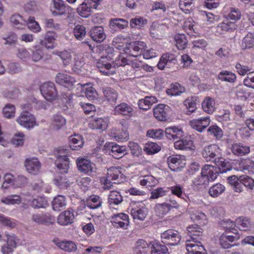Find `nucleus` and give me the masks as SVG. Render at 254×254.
<instances>
[{"instance_id": "36", "label": "nucleus", "mask_w": 254, "mask_h": 254, "mask_svg": "<svg viewBox=\"0 0 254 254\" xmlns=\"http://www.w3.org/2000/svg\"><path fill=\"white\" fill-rule=\"evenodd\" d=\"M236 78L237 76L234 73L227 70L221 71L218 75V78L219 80L229 83H234L236 81Z\"/></svg>"}, {"instance_id": "63", "label": "nucleus", "mask_w": 254, "mask_h": 254, "mask_svg": "<svg viewBox=\"0 0 254 254\" xmlns=\"http://www.w3.org/2000/svg\"><path fill=\"white\" fill-rule=\"evenodd\" d=\"M1 201L7 204H20L21 202L20 197L17 195H12L2 199Z\"/></svg>"}, {"instance_id": "56", "label": "nucleus", "mask_w": 254, "mask_h": 254, "mask_svg": "<svg viewBox=\"0 0 254 254\" xmlns=\"http://www.w3.org/2000/svg\"><path fill=\"white\" fill-rule=\"evenodd\" d=\"M59 246L62 250L68 252H73L76 250L75 244L71 241L62 242L59 243Z\"/></svg>"}, {"instance_id": "33", "label": "nucleus", "mask_w": 254, "mask_h": 254, "mask_svg": "<svg viewBox=\"0 0 254 254\" xmlns=\"http://www.w3.org/2000/svg\"><path fill=\"white\" fill-rule=\"evenodd\" d=\"M65 124V120L61 115H55L53 116L50 128L57 130Z\"/></svg>"}, {"instance_id": "18", "label": "nucleus", "mask_w": 254, "mask_h": 254, "mask_svg": "<svg viewBox=\"0 0 254 254\" xmlns=\"http://www.w3.org/2000/svg\"><path fill=\"white\" fill-rule=\"evenodd\" d=\"M32 221L37 224L41 225H50L52 224V217L48 213L41 214L35 213L32 215Z\"/></svg>"}, {"instance_id": "31", "label": "nucleus", "mask_w": 254, "mask_h": 254, "mask_svg": "<svg viewBox=\"0 0 254 254\" xmlns=\"http://www.w3.org/2000/svg\"><path fill=\"white\" fill-rule=\"evenodd\" d=\"M209 179L204 175H200L195 177L192 181L193 186L197 190L205 188L209 184Z\"/></svg>"}, {"instance_id": "24", "label": "nucleus", "mask_w": 254, "mask_h": 254, "mask_svg": "<svg viewBox=\"0 0 254 254\" xmlns=\"http://www.w3.org/2000/svg\"><path fill=\"white\" fill-rule=\"evenodd\" d=\"M165 31L164 26L156 22L152 23L150 28V35L153 38H160Z\"/></svg>"}, {"instance_id": "38", "label": "nucleus", "mask_w": 254, "mask_h": 254, "mask_svg": "<svg viewBox=\"0 0 254 254\" xmlns=\"http://www.w3.org/2000/svg\"><path fill=\"white\" fill-rule=\"evenodd\" d=\"M121 168L116 167H110L108 169L107 176L109 179L112 180H121L124 178V175L122 174Z\"/></svg>"}, {"instance_id": "14", "label": "nucleus", "mask_w": 254, "mask_h": 254, "mask_svg": "<svg viewBox=\"0 0 254 254\" xmlns=\"http://www.w3.org/2000/svg\"><path fill=\"white\" fill-rule=\"evenodd\" d=\"M112 223L117 228L127 229L129 225L128 216L125 213H119L112 217Z\"/></svg>"}, {"instance_id": "7", "label": "nucleus", "mask_w": 254, "mask_h": 254, "mask_svg": "<svg viewBox=\"0 0 254 254\" xmlns=\"http://www.w3.org/2000/svg\"><path fill=\"white\" fill-rule=\"evenodd\" d=\"M104 147L110 151L109 154L116 159L121 158L127 153L126 146H120L113 142L108 144L106 143Z\"/></svg>"}, {"instance_id": "17", "label": "nucleus", "mask_w": 254, "mask_h": 254, "mask_svg": "<svg viewBox=\"0 0 254 254\" xmlns=\"http://www.w3.org/2000/svg\"><path fill=\"white\" fill-rule=\"evenodd\" d=\"M134 110L132 107L126 103H122L116 106L114 108L115 115H122L130 117L133 116Z\"/></svg>"}, {"instance_id": "40", "label": "nucleus", "mask_w": 254, "mask_h": 254, "mask_svg": "<svg viewBox=\"0 0 254 254\" xmlns=\"http://www.w3.org/2000/svg\"><path fill=\"white\" fill-rule=\"evenodd\" d=\"M123 197L120 192L111 191L109 195L108 203L110 205H118L123 201Z\"/></svg>"}, {"instance_id": "11", "label": "nucleus", "mask_w": 254, "mask_h": 254, "mask_svg": "<svg viewBox=\"0 0 254 254\" xmlns=\"http://www.w3.org/2000/svg\"><path fill=\"white\" fill-rule=\"evenodd\" d=\"M186 241V247L189 254H207L206 251L198 240Z\"/></svg>"}, {"instance_id": "46", "label": "nucleus", "mask_w": 254, "mask_h": 254, "mask_svg": "<svg viewBox=\"0 0 254 254\" xmlns=\"http://www.w3.org/2000/svg\"><path fill=\"white\" fill-rule=\"evenodd\" d=\"M167 162L171 170L176 171L180 169L181 160L179 156H170L168 158Z\"/></svg>"}, {"instance_id": "26", "label": "nucleus", "mask_w": 254, "mask_h": 254, "mask_svg": "<svg viewBox=\"0 0 254 254\" xmlns=\"http://www.w3.org/2000/svg\"><path fill=\"white\" fill-rule=\"evenodd\" d=\"M157 102L156 97L153 96H146L143 99H141L138 101V105L140 109L147 110L151 106Z\"/></svg>"}, {"instance_id": "48", "label": "nucleus", "mask_w": 254, "mask_h": 254, "mask_svg": "<svg viewBox=\"0 0 254 254\" xmlns=\"http://www.w3.org/2000/svg\"><path fill=\"white\" fill-rule=\"evenodd\" d=\"M102 204V200L98 195L91 196L87 202V206L91 209H96L99 207Z\"/></svg>"}, {"instance_id": "37", "label": "nucleus", "mask_w": 254, "mask_h": 254, "mask_svg": "<svg viewBox=\"0 0 254 254\" xmlns=\"http://www.w3.org/2000/svg\"><path fill=\"white\" fill-rule=\"evenodd\" d=\"M190 213V218L193 221L198 222L203 225L207 224V217L204 213L195 210L192 211Z\"/></svg>"}, {"instance_id": "44", "label": "nucleus", "mask_w": 254, "mask_h": 254, "mask_svg": "<svg viewBox=\"0 0 254 254\" xmlns=\"http://www.w3.org/2000/svg\"><path fill=\"white\" fill-rule=\"evenodd\" d=\"M225 187L220 184L217 183L212 186L209 190V194L213 197H216L222 194L225 190Z\"/></svg>"}, {"instance_id": "25", "label": "nucleus", "mask_w": 254, "mask_h": 254, "mask_svg": "<svg viewBox=\"0 0 254 254\" xmlns=\"http://www.w3.org/2000/svg\"><path fill=\"white\" fill-rule=\"evenodd\" d=\"M105 99L111 104H115L118 97L117 92L110 87L103 88Z\"/></svg>"}, {"instance_id": "35", "label": "nucleus", "mask_w": 254, "mask_h": 254, "mask_svg": "<svg viewBox=\"0 0 254 254\" xmlns=\"http://www.w3.org/2000/svg\"><path fill=\"white\" fill-rule=\"evenodd\" d=\"M97 67L101 72L105 75H112L116 72L115 67L113 64L106 65L103 64V62H97Z\"/></svg>"}, {"instance_id": "21", "label": "nucleus", "mask_w": 254, "mask_h": 254, "mask_svg": "<svg viewBox=\"0 0 254 254\" xmlns=\"http://www.w3.org/2000/svg\"><path fill=\"white\" fill-rule=\"evenodd\" d=\"M130 214L133 219L143 221L147 216V210L144 204H139V206H136V207L131 209Z\"/></svg>"}, {"instance_id": "50", "label": "nucleus", "mask_w": 254, "mask_h": 254, "mask_svg": "<svg viewBox=\"0 0 254 254\" xmlns=\"http://www.w3.org/2000/svg\"><path fill=\"white\" fill-rule=\"evenodd\" d=\"M196 97H192L188 98L184 101V105L189 110L187 114L190 115L195 111L196 109Z\"/></svg>"}, {"instance_id": "22", "label": "nucleus", "mask_w": 254, "mask_h": 254, "mask_svg": "<svg viewBox=\"0 0 254 254\" xmlns=\"http://www.w3.org/2000/svg\"><path fill=\"white\" fill-rule=\"evenodd\" d=\"M201 173V175L208 178L210 182L213 181L215 180L218 175V171L217 167L210 165H205L202 168Z\"/></svg>"}, {"instance_id": "34", "label": "nucleus", "mask_w": 254, "mask_h": 254, "mask_svg": "<svg viewBox=\"0 0 254 254\" xmlns=\"http://www.w3.org/2000/svg\"><path fill=\"white\" fill-rule=\"evenodd\" d=\"M108 124L102 118L92 120L89 123V127L92 129L105 130L106 129Z\"/></svg>"}, {"instance_id": "10", "label": "nucleus", "mask_w": 254, "mask_h": 254, "mask_svg": "<svg viewBox=\"0 0 254 254\" xmlns=\"http://www.w3.org/2000/svg\"><path fill=\"white\" fill-rule=\"evenodd\" d=\"M144 46V43L140 41L131 43L126 48L125 52L130 57H137L142 54Z\"/></svg>"}, {"instance_id": "58", "label": "nucleus", "mask_w": 254, "mask_h": 254, "mask_svg": "<svg viewBox=\"0 0 254 254\" xmlns=\"http://www.w3.org/2000/svg\"><path fill=\"white\" fill-rule=\"evenodd\" d=\"M47 200L42 197H38L33 199L31 202V206L34 208L46 207L47 205Z\"/></svg>"}, {"instance_id": "15", "label": "nucleus", "mask_w": 254, "mask_h": 254, "mask_svg": "<svg viewBox=\"0 0 254 254\" xmlns=\"http://www.w3.org/2000/svg\"><path fill=\"white\" fill-rule=\"evenodd\" d=\"M55 81L58 84L68 88L71 87L75 82L73 77L64 72L58 73L55 77Z\"/></svg>"}, {"instance_id": "47", "label": "nucleus", "mask_w": 254, "mask_h": 254, "mask_svg": "<svg viewBox=\"0 0 254 254\" xmlns=\"http://www.w3.org/2000/svg\"><path fill=\"white\" fill-rule=\"evenodd\" d=\"M238 227L242 231H246L251 228L252 224L248 218L239 217L236 220Z\"/></svg>"}, {"instance_id": "57", "label": "nucleus", "mask_w": 254, "mask_h": 254, "mask_svg": "<svg viewBox=\"0 0 254 254\" xmlns=\"http://www.w3.org/2000/svg\"><path fill=\"white\" fill-rule=\"evenodd\" d=\"M73 33L75 37L77 40H82L86 35L85 28L83 25H77L73 29Z\"/></svg>"}, {"instance_id": "62", "label": "nucleus", "mask_w": 254, "mask_h": 254, "mask_svg": "<svg viewBox=\"0 0 254 254\" xmlns=\"http://www.w3.org/2000/svg\"><path fill=\"white\" fill-rule=\"evenodd\" d=\"M147 20L141 17H135L130 20L131 28H140L146 23Z\"/></svg>"}, {"instance_id": "64", "label": "nucleus", "mask_w": 254, "mask_h": 254, "mask_svg": "<svg viewBox=\"0 0 254 254\" xmlns=\"http://www.w3.org/2000/svg\"><path fill=\"white\" fill-rule=\"evenodd\" d=\"M239 182L245 187L253 189L254 186V180L251 177L246 176H241L239 177Z\"/></svg>"}, {"instance_id": "59", "label": "nucleus", "mask_w": 254, "mask_h": 254, "mask_svg": "<svg viewBox=\"0 0 254 254\" xmlns=\"http://www.w3.org/2000/svg\"><path fill=\"white\" fill-rule=\"evenodd\" d=\"M184 92V88L181 87L179 84H171L170 88L166 90V93L169 95H179Z\"/></svg>"}, {"instance_id": "30", "label": "nucleus", "mask_w": 254, "mask_h": 254, "mask_svg": "<svg viewBox=\"0 0 254 254\" xmlns=\"http://www.w3.org/2000/svg\"><path fill=\"white\" fill-rule=\"evenodd\" d=\"M52 203L54 210L60 211L66 206L65 197L62 195H59L54 198Z\"/></svg>"}, {"instance_id": "5", "label": "nucleus", "mask_w": 254, "mask_h": 254, "mask_svg": "<svg viewBox=\"0 0 254 254\" xmlns=\"http://www.w3.org/2000/svg\"><path fill=\"white\" fill-rule=\"evenodd\" d=\"M17 122L21 126L28 129L37 125L34 116L28 112H23L16 119Z\"/></svg>"}, {"instance_id": "60", "label": "nucleus", "mask_w": 254, "mask_h": 254, "mask_svg": "<svg viewBox=\"0 0 254 254\" xmlns=\"http://www.w3.org/2000/svg\"><path fill=\"white\" fill-rule=\"evenodd\" d=\"M15 106L10 104H7L3 109V114L5 117L10 119L15 116Z\"/></svg>"}, {"instance_id": "29", "label": "nucleus", "mask_w": 254, "mask_h": 254, "mask_svg": "<svg viewBox=\"0 0 254 254\" xmlns=\"http://www.w3.org/2000/svg\"><path fill=\"white\" fill-rule=\"evenodd\" d=\"M167 137L169 139H175L183 136V131L175 127H167L165 129Z\"/></svg>"}, {"instance_id": "23", "label": "nucleus", "mask_w": 254, "mask_h": 254, "mask_svg": "<svg viewBox=\"0 0 254 254\" xmlns=\"http://www.w3.org/2000/svg\"><path fill=\"white\" fill-rule=\"evenodd\" d=\"M73 219V212L69 210L64 211L59 215L57 222L61 225H67L71 223Z\"/></svg>"}, {"instance_id": "3", "label": "nucleus", "mask_w": 254, "mask_h": 254, "mask_svg": "<svg viewBox=\"0 0 254 254\" xmlns=\"http://www.w3.org/2000/svg\"><path fill=\"white\" fill-rule=\"evenodd\" d=\"M76 165L78 170L82 173L88 175H94L96 173L95 165L90 160L78 158L76 160Z\"/></svg>"}, {"instance_id": "52", "label": "nucleus", "mask_w": 254, "mask_h": 254, "mask_svg": "<svg viewBox=\"0 0 254 254\" xmlns=\"http://www.w3.org/2000/svg\"><path fill=\"white\" fill-rule=\"evenodd\" d=\"M240 165L243 170H248L251 174H254V161L250 158L242 160Z\"/></svg>"}, {"instance_id": "13", "label": "nucleus", "mask_w": 254, "mask_h": 254, "mask_svg": "<svg viewBox=\"0 0 254 254\" xmlns=\"http://www.w3.org/2000/svg\"><path fill=\"white\" fill-rule=\"evenodd\" d=\"M219 148L215 144L205 146L202 150V155L207 161H211L219 155Z\"/></svg>"}, {"instance_id": "19", "label": "nucleus", "mask_w": 254, "mask_h": 254, "mask_svg": "<svg viewBox=\"0 0 254 254\" xmlns=\"http://www.w3.org/2000/svg\"><path fill=\"white\" fill-rule=\"evenodd\" d=\"M90 35L91 38L96 42H103L106 38V35L102 26H95L90 31Z\"/></svg>"}, {"instance_id": "9", "label": "nucleus", "mask_w": 254, "mask_h": 254, "mask_svg": "<svg viewBox=\"0 0 254 254\" xmlns=\"http://www.w3.org/2000/svg\"><path fill=\"white\" fill-rule=\"evenodd\" d=\"M26 171L32 175H37L40 171L41 164L36 157L27 158L24 162Z\"/></svg>"}, {"instance_id": "27", "label": "nucleus", "mask_w": 254, "mask_h": 254, "mask_svg": "<svg viewBox=\"0 0 254 254\" xmlns=\"http://www.w3.org/2000/svg\"><path fill=\"white\" fill-rule=\"evenodd\" d=\"M69 146L73 150H77L82 147L84 144L83 139L81 135H74L69 138Z\"/></svg>"}, {"instance_id": "2", "label": "nucleus", "mask_w": 254, "mask_h": 254, "mask_svg": "<svg viewBox=\"0 0 254 254\" xmlns=\"http://www.w3.org/2000/svg\"><path fill=\"white\" fill-rule=\"evenodd\" d=\"M67 149L60 150L59 154L57 157L55 164L58 172L62 174L66 173L69 168V160L67 156Z\"/></svg>"}, {"instance_id": "55", "label": "nucleus", "mask_w": 254, "mask_h": 254, "mask_svg": "<svg viewBox=\"0 0 254 254\" xmlns=\"http://www.w3.org/2000/svg\"><path fill=\"white\" fill-rule=\"evenodd\" d=\"M26 25L28 28L33 32H38L41 30V27L39 23L35 21L34 17H29L28 20L26 21Z\"/></svg>"}, {"instance_id": "20", "label": "nucleus", "mask_w": 254, "mask_h": 254, "mask_svg": "<svg viewBox=\"0 0 254 254\" xmlns=\"http://www.w3.org/2000/svg\"><path fill=\"white\" fill-rule=\"evenodd\" d=\"M230 150L234 155L238 156L247 155L250 152V147L241 143H233L231 146Z\"/></svg>"}, {"instance_id": "6", "label": "nucleus", "mask_w": 254, "mask_h": 254, "mask_svg": "<svg viewBox=\"0 0 254 254\" xmlns=\"http://www.w3.org/2000/svg\"><path fill=\"white\" fill-rule=\"evenodd\" d=\"M52 5L51 12L54 16L65 15L70 8L63 0H52Z\"/></svg>"}, {"instance_id": "43", "label": "nucleus", "mask_w": 254, "mask_h": 254, "mask_svg": "<svg viewBox=\"0 0 254 254\" xmlns=\"http://www.w3.org/2000/svg\"><path fill=\"white\" fill-rule=\"evenodd\" d=\"M98 52L101 54V57H107L112 59L114 49L108 45H100L98 47Z\"/></svg>"}, {"instance_id": "53", "label": "nucleus", "mask_w": 254, "mask_h": 254, "mask_svg": "<svg viewBox=\"0 0 254 254\" xmlns=\"http://www.w3.org/2000/svg\"><path fill=\"white\" fill-rule=\"evenodd\" d=\"M216 165L218 167L219 170L221 173L226 172L230 170V167L228 163L225 162V159L223 158L218 157L217 159H215Z\"/></svg>"}, {"instance_id": "45", "label": "nucleus", "mask_w": 254, "mask_h": 254, "mask_svg": "<svg viewBox=\"0 0 254 254\" xmlns=\"http://www.w3.org/2000/svg\"><path fill=\"white\" fill-rule=\"evenodd\" d=\"M175 40L176 43V46L180 50H183L186 48L188 41L184 34H177L175 36Z\"/></svg>"}, {"instance_id": "61", "label": "nucleus", "mask_w": 254, "mask_h": 254, "mask_svg": "<svg viewBox=\"0 0 254 254\" xmlns=\"http://www.w3.org/2000/svg\"><path fill=\"white\" fill-rule=\"evenodd\" d=\"M144 150L148 154H153L159 152L160 150V147L157 143L151 142L146 144Z\"/></svg>"}, {"instance_id": "41", "label": "nucleus", "mask_w": 254, "mask_h": 254, "mask_svg": "<svg viewBox=\"0 0 254 254\" xmlns=\"http://www.w3.org/2000/svg\"><path fill=\"white\" fill-rule=\"evenodd\" d=\"M173 206L169 203L158 204L155 207V211L159 216H162L169 212Z\"/></svg>"}, {"instance_id": "16", "label": "nucleus", "mask_w": 254, "mask_h": 254, "mask_svg": "<svg viewBox=\"0 0 254 254\" xmlns=\"http://www.w3.org/2000/svg\"><path fill=\"white\" fill-rule=\"evenodd\" d=\"M210 120L209 117L201 118L193 120L190 122V125L192 128L199 132H202L210 124Z\"/></svg>"}, {"instance_id": "12", "label": "nucleus", "mask_w": 254, "mask_h": 254, "mask_svg": "<svg viewBox=\"0 0 254 254\" xmlns=\"http://www.w3.org/2000/svg\"><path fill=\"white\" fill-rule=\"evenodd\" d=\"M170 110V107L168 105L160 104L154 108V116L158 120L165 121L167 120Z\"/></svg>"}, {"instance_id": "1", "label": "nucleus", "mask_w": 254, "mask_h": 254, "mask_svg": "<svg viewBox=\"0 0 254 254\" xmlns=\"http://www.w3.org/2000/svg\"><path fill=\"white\" fill-rule=\"evenodd\" d=\"M161 239L164 245L177 246L181 241V236L177 231L169 229L161 234Z\"/></svg>"}, {"instance_id": "51", "label": "nucleus", "mask_w": 254, "mask_h": 254, "mask_svg": "<svg viewBox=\"0 0 254 254\" xmlns=\"http://www.w3.org/2000/svg\"><path fill=\"white\" fill-rule=\"evenodd\" d=\"M55 184L61 189L67 188L69 185L70 181L64 175H59L54 179Z\"/></svg>"}, {"instance_id": "8", "label": "nucleus", "mask_w": 254, "mask_h": 254, "mask_svg": "<svg viewBox=\"0 0 254 254\" xmlns=\"http://www.w3.org/2000/svg\"><path fill=\"white\" fill-rule=\"evenodd\" d=\"M177 60L173 54H166L160 60L158 67L160 69H164L165 67L173 68L177 67Z\"/></svg>"}, {"instance_id": "49", "label": "nucleus", "mask_w": 254, "mask_h": 254, "mask_svg": "<svg viewBox=\"0 0 254 254\" xmlns=\"http://www.w3.org/2000/svg\"><path fill=\"white\" fill-rule=\"evenodd\" d=\"M253 47H254V35L252 33H249L244 38L242 47L244 49H246Z\"/></svg>"}, {"instance_id": "4", "label": "nucleus", "mask_w": 254, "mask_h": 254, "mask_svg": "<svg viewBox=\"0 0 254 254\" xmlns=\"http://www.w3.org/2000/svg\"><path fill=\"white\" fill-rule=\"evenodd\" d=\"M40 91L44 98L48 101L56 99L58 92L53 82H48L43 83L40 87Z\"/></svg>"}, {"instance_id": "28", "label": "nucleus", "mask_w": 254, "mask_h": 254, "mask_svg": "<svg viewBox=\"0 0 254 254\" xmlns=\"http://www.w3.org/2000/svg\"><path fill=\"white\" fill-rule=\"evenodd\" d=\"M109 25L112 29H115L117 28L118 30H121L127 27L128 21L122 18H112L110 20Z\"/></svg>"}, {"instance_id": "39", "label": "nucleus", "mask_w": 254, "mask_h": 254, "mask_svg": "<svg viewBox=\"0 0 254 254\" xmlns=\"http://www.w3.org/2000/svg\"><path fill=\"white\" fill-rule=\"evenodd\" d=\"M11 22L19 29H24L26 26V20L18 14H13L10 17Z\"/></svg>"}, {"instance_id": "54", "label": "nucleus", "mask_w": 254, "mask_h": 254, "mask_svg": "<svg viewBox=\"0 0 254 254\" xmlns=\"http://www.w3.org/2000/svg\"><path fill=\"white\" fill-rule=\"evenodd\" d=\"M150 254H168V249L165 245L156 244L151 247Z\"/></svg>"}, {"instance_id": "42", "label": "nucleus", "mask_w": 254, "mask_h": 254, "mask_svg": "<svg viewBox=\"0 0 254 254\" xmlns=\"http://www.w3.org/2000/svg\"><path fill=\"white\" fill-rule=\"evenodd\" d=\"M214 100L210 97H206L202 103V107L203 110L208 113L211 114L214 111Z\"/></svg>"}, {"instance_id": "32", "label": "nucleus", "mask_w": 254, "mask_h": 254, "mask_svg": "<svg viewBox=\"0 0 254 254\" xmlns=\"http://www.w3.org/2000/svg\"><path fill=\"white\" fill-rule=\"evenodd\" d=\"M237 28V25L235 22L230 21L228 19H226L220 23L217 26V30H220L222 32L225 31H231Z\"/></svg>"}]
</instances>
